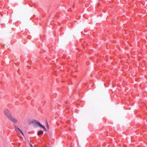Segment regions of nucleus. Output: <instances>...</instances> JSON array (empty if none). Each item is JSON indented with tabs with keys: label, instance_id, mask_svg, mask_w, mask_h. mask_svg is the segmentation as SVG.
Here are the masks:
<instances>
[{
	"label": "nucleus",
	"instance_id": "0eeeda50",
	"mask_svg": "<svg viewBox=\"0 0 147 147\" xmlns=\"http://www.w3.org/2000/svg\"><path fill=\"white\" fill-rule=\"evenodd\" d=\"M47 127L49 128V125H48V123H47Z\"/></svg>",
	"mask_w": 147,
	"mask_h": 147
},
{
	"label": "nucleus",
	"instance_id": "7ed1b4c3",
	"mask_svg": "<svg viewBox=\"0 0 147 147\" xmlns=\"http://www.w3.org/2000/svg\"><path fill=\"white\" fill-rule=\"evenodd\" d=\"M9 119L14 123H16L18 122V120L12 115L10 117Z\"/></svg>",
	"mask_w": 147,
	"mask_h": 147
},
{
	"label": "nucleus",
	"instance_id": "39448f33",
	"mask_svg": "<svg viewBox=\"0 0 147 147\" xmlns=\"http://www.w3.org/2000/svg\"><path fill=\"white\" fill-rule=\"evenodd\" d=\"M18 130L21 133V134H22L23 136H24V134L22 132V131L19 128V129H18Z\"/></svg>",
	"mask_w": 147,
	"mask_h": 147
},
{
	"label": "nucleus",
	"instance_id": "423d86ee",
	"mask_svg": "<svg viewBox=\"0 0 147 147\" xmlns=\"http://www.w3.org/2000/svg\"><path fill=\"white\" fill-rule=\"evenodd\" d=\"M14 127H15V129H17L18 130V129H19V128L17 126H14Z\"/></svg>",
	"mask_w": 147,
	"mask_h": 147
},
{
	"label": "nucleus",
	"instance_id": "f03ea898",
	"mask_svg": "<svg viewBox=\"0 0 147 147\" xmlns=\"http://www.w3.org/2000/svg\"><path fill=\"white\" fill-rule=\"evenodd\" d=\"M33 123L36 126L39 127L43 129L45 131H47V129L45 126L42 125L39 122L36 120H34L33 121Z\"/></svg>",
	"mask_w": 147,
	"mask_h": 147
},
{
	"label": "nucleus",
	"instance_id": "6e6552de",
	"mask_svg": "<svg viewBox=\"0 0 147 147\" xmlns=\"http://www.w3.org/2000/svg\"><path fill=\"white\" fill-rule=\"evenodd\" d=\"M31 147H33V146H32L31 145Z\"/></svg>",
	"mask_w": 147,
	"mask_h": 147
},
{
	"label": "nucleus",
	"instance_id": "f257e3e1",
	"mask_svg": "<svg viewBox=\"0 0 147 147\" xmlns=\"http://www.w3.org/2000/svg\"><path fill=\"white\" fill-rule=\"evenodd\" d=\"M3 113L5 115L8 119L12 116L10 111L7 109H5L3 110Z\"/></svg>",
	"mask_w": 147,
	"mask_h": 147
},
{
	"label": "nucleus",
	"instance_id": "20e7f679",
	"mask_svg": "<svg viewBox=\"0 0 147 147\" xmlns=\"http://www.w3.org/2000/svg\"><path fill=\"white\" fill-rule=\"evenodd\" d=\"M43 134V131L42 130H40L38 131V135H42Z\"/></svg>",
	"mask_w": 147,
	"mask_h": 147
}]
</instances>
